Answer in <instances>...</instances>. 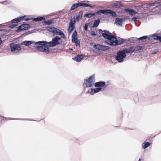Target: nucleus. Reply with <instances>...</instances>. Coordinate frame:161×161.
I'll use <instances>...</instances> for the list:
<instances>
[{
  "mask_svg": "<svg viewBox=\"0 0 161 161\" xmlns=\"http://www.w3.org/2000/svg\"><path fill=\"white\" fill-rule=\"evenodd\" d=\"M61 42L60 37H56L50 42H47L45 41H40L36 43V47L39 51L44 52L45 54H47L49 52V47H54Z\"/></svg>",
  "mask_w": 161,
  "mask_h": 161,
  "instance_id": "f257e3e1",
  "label": "nucleus"
},
{
  "mask_svg": "<svg viewBox=\"0 0 161 161\" xmlns=\"http://www.w3.org/2000/svg\"><path fill=\"white\" fill-rule=\"evenodd\" d=\"M102 36L105 39L108 40L106 41V43L110 45L114 46L117 45H119L123 42V41L122 40H117L111 33L107 31H103Z\"/></svg>",
  "mask_w": 161,
  "mask_h": 161,
  "instance_id": "f03ea898",
  "label": "nucleus"
},
{
  "mask_svg": "<svg viewBox=\"0 0 161 161\" xmlns=\"http://www.w3.org/2000/svg\"><path fill=\"white\" fill-rule=\"evenodd\" d=\"M129 52V51L126 49L117 52L115 56V59L119 62H122L126 56V53Z\"/></svg>",
  "mask_w": 161,
  "mask_h": 161,
  "instance_id": "7ed1b4c3",
  "label": "nucleus"
},
{
  "mask_svg": "<svg viewBox=\"0 0 161 161\" xmlns=\"http://www.w3.org/2000/svg\"><path fill=\"white\" fill-rule=\"evenodd\" d=\"M95 76L93 75L84 80L83 85L86 87H91L94 84Z\"/></svg>",
  "mask_w": 161,
  "mask_h": 161,
  "instance_id": "20e7f679",
  "label": "nucleus"
},
{
  "mask_svg": "<svg viewBox=\"0 0 161 161\" xmlns=\"http://www.w3.org/2000/svg\"><path fill=\"white\" fill-rule=\"evenodd\" d=\"M10 47L11 52L14 53L19 52L21 50V47L19 45L14 43L11 44Z\"/></svg>",
  "mask_w": 161,
  "mask_h": 161,
  "instance_id": "39448f33",
  "label": "nucleus"
},
{
  "mask_svg": "<svg viewBox=\"0 0 161 161\" xmlns=\"http://www.w3.org/2000/svg\"><path fill=\"white\" fill-rule=\"evenodd\" d=\"M47 30L53 32L55 34L59 35H64L63 32L59 29H57L53 27H47Z\"/></svg>",
  "mask_w": 161,
  "mask_h": 161,
  "instance_id": "423d86ee",
  "label": "nucleus"
},
{
  "mask_svg": "<svg viewBox=\"0 0 161 161\" xmlns=\"http://www.w3.org/2000/svg\"><path fill=\"white\" fill-rule=\"evenodd\" d=\"M102 88L101 87L96 88H90L87 91L86 94H89L91 95H93L95 93H97L101 91Z\"/></svg>",
  "mask_w": 161,
  "mask_h": 161,
  "instance_id": "0eeeda50",
  "label": "nucleus"
},
{
  "mask_svg": "<svg viewBox=\"0 0 161 161\" xmlns=\"http://www.w3.org/2000/svg\"><path fill=\"white\" fill-rule=\"evenodd\" d=\"M37 42H35L34 41H25L21 43V45H24L28 47L32 44H34L35 48L37 50L39 51V50L36 47L37 44H36V43Z\"/></svg>",
  "mask_w": 161,
  "mask_h": 161,
  "instance_id": "6e6552de",
  "label": "nucleus"
},
{
  "mask_svg": "<svg viewBox=\"0 0 161 161\" xmlns=\"http://www.w3.org/2000/svg\"><path fill=\"white\" fill-rule=\"evenodd\" d=\"M93 47L95 49L102 51H105L109 49V47L108 46L99 44L94 45Z\"/></svg>",
  "mask_w": 161,
  "mask_h": 161,
  "instance_id": "1a4fd4ad",
  "label": "nucleus"
},
{
  "mask_svg": "<svg viewBox=\"0 0 161 161\" xmlns=\"http://www.w3.org/2000/svg\"><path fill=\"white\" fill-rule=\"evenodd\" d=\"M30 27V25L28 24H23L19 26L16 30L17 32H19L22 31L26 30Z\"/></svg>",
  "mask_w": 161,
  "mask_h": 161,
  "instance_id": "9d476101",
  "label": "nucleus"
},
{
  "mask_svg": "<svg viewBox=\"0 0 161 161\" xmlns=\"http://www.w3.org/2000/svg\"><path fill=\"white\" fill-rule=\"evenodd\" d=\"M75 18L71 19L68 29V31L69 32V33H70L73 30L75 27Z\"/></svg>",
  "mask_w": 161,
  "mask_h": 161,
  "instance_id": "9b49d317",
  "label": "nucleus"
},
{
  "mask_svg": "<svg viewBox=\"0 0 161 161\" xmlns=\"http://www.w3.org/2000/svg\"><path fill=\"white\" fill-rule=\"evenodd\" d=\"M105 85V82L104 81L97 82L95 83L94 86L96 87L99 88Z\"/></svg>",
  "mask_w": 161,
  "mask_h": 161,
  "instance_id": "f8f14e48",
  "label": "nucleus"
},
{
  "mask_svg": "<svg viewBox=\"0 0 161 161\" xmlns=\"http://www.w3.org/2000/svg\"><path fill=\"white\" fill-rule=\"evenodd\" d=\"M47 18V16H43L37 17L36 18H32V20L34 21H41L42 20H44L46 19Z\"/></svg>",
  "mask_w": 161,
  "mask_h": 161,
  "instance_id": "ddd939ff",
  "label": "nucleus"
},
{
  "mask_svg": "<svg viewBox=\"0 0 161 161\" xmlns=\"http://www.w3.org/2000/svg\"><path fill=\"white\" fill-rule=\"evenodd\" d=\"M123 23V19L122 18H117L115 19L114 24L117 25L121 26Z\"/></svg>",
  "mask_w": 161,
  "mask_h": 161,
  "instance_id": "4468645a",
  "label": "nucleus"
},
{
  "mask_svg": "<svg viewBox=\"0 0 161 161\" xmlns=\"http://www.w3.org/2000/svg\"><path fill=\"white\" fill-rule=\"evenodd\" d=\"M111 5L113 7L115 8H120L123 6L122 4L117 2H114L112 3Z\"/></svg>",
  "mask_w": 161,
  "mask_h": 161,
  "instance_id": "2eb2a0df",
  "label": "nucleus"
},
{
  "mask_svg": "<svg viewBox=\"0 0 161 161\" xmlns=\"http://www.w3.org/2000/svg\"><path fill=\"white\" fill-rule=\"evenodd\" d=\"M25 16H21L19 18H16L12 19L11 22L13 23H15L19 22L21 20L24 19V18Z\"/></svg>",
  "mask_w": 161,
  "mask_h": 161,
  "instance_id": "dca6fc26",
  "label": "nucleus"
},
{
  "mask_svg": "<svg viewBox=\"0 0 161 161\" xmlns=\"http://www.w3.org/2000/svg\"><path fill=\"white\" fill-rule=\"evenodd\" d=\"M84 57V56L82 55H78L73 58V59L77 62L80 61Z\"/></svg>",
  "mask_w": 161,
  "mask_h": 161,
  "instance_id": "f3484780",
  "label": "nucleus"
},
{
  "mask_svg": "<svg viewBox=\"0 0 161 161\" xmlns=\"http://www.w3.org/2000/svg\"><path fill=\"white\" fill-rule=\"evenodd\" d=\"M125 10L126 12H128L129 13V14L131 15H133L134 14H137V12L132 9H125Z\"/></svg>",
  "mask_w": 161,
  "mask_h": 161,
  "instance_id": "a211bd4d",
  "label": "nucleus"
},
{
  "mask_svg": "<svg viewBox=\"0 0 161 161\" xmlns=\"http://www.w3.org/2000/svg\"><path fill=\"white\" fill-rule=\"evenodd\" d=\"M101 14H106V10H100L97 11V12L94 13V16H99Z\"/></svg>",
  "mask_w": 161,
  "mask_h": 161,
  "instance_id": "6ab92c4d",
  "label": "nucleus"
},
{
  "mask_svg": "<svg viewBox=\"0 0 161 161\" xmlns=\"http://www.w3.org/2000/svg\"><path fill=\"white\" fill-rule=\"evenodd\" d=\"M72 41L75 43L76 46H79L80 42L77 39V37H72Z\"/></svg>",
  "mask_w": 161,
  "mask_h": 161,
  "instance_id": "aec40b11",
  "label": "nucleus"
},
{
  "mask_svg": "<svg viewBox=\"0 0 161 161\" xmlns=\"http://www.w3.org/2000/svg\"><path fill=\"white\" fill-rule=\"evenodd\" d=\"M106 14H110L114 17H115L116 15L115 12L110 10H106Z\"/></svg>",
  "mask_w": 161,
  "mask_h": 161,
  "instance_id": "412c9836",
  "label": "nucleus"
},
{
  "mask_svg": "<svg viewBox=\"0 0 161 161\" xmlns=\"http://www.w3.org/2000/svg\"><path fill=\"white\" fill-rule=\"evenodd\" d=\"M152 38L154 40H159L161 42V36H159L157 35L153 34L152 36Z\"/></svg>",
  "mask_w": 161,
  "mask_h": 161,
  "instance_id": "4be33fe9",
  "label": "nucleus"
},
{
  "mask_svg": "<svg viewBox=\"0 0 161 161\" xmlns=\"http://www.w3.org/2000/svg\"><path fill=\"white\" fill-rule=\"evenodd\" d=\"M150 145V143L148 142H145L142 144V147L143 149H145Z\"/></svg>",
  "mask_w": 161,
  "mask_h": 161,
  "instance_id": "5701e85b",
  "label": "nucleus"
},
{
  "mask_svg": "<svg viewBox=\"0 0 161 161\" xmlns=\"http://www.w3.org/2000/svg\"><path fill=\"white\" fill-rule=\"evenodd\" d=\"M82 14L83 12H82L80 11L79 12L78 15L76 18V20L77 21H79L81 19L82 17Z\"/></svg>",
  "mask_w": 161,
  "mask_h": 161,
  "instance_id": "b1692460",
  "label": "nucleus"
},
{
  "mask_svg": "<svg viewBox=\"0 0 161 161\" xmlns=\"http://www.w3.org/2000/svg\"><path fill=\"white\" fill-rule=\"evenodd\" d=\"M159 4V3H150L148 4L147 5L149 7H150L152 6H154L155 7H157L158 6Z\"/></svg>",
  "mask_w": 161,
  "mask_h": 161,
  "instance_id": "393cba45",
  "label": "nucleus"
},
{
  "mask_svg": "<svg viewBox=\"0 0 161 161\" xmlns=\"http://www.w3.org/2000/svg\"><path fill=\"white\" fill-rule=\"evenodd\" d=\"M79 7L78 3L75 4L73 5H72L70 8V10H73L76 8H77Z\"/></svg>",
  "mask_w": 161,
  "mask_h": 161,
  "instance_id": "a878e982",
  "label": "nucleus"
},
{
  "mask_svg": "<svg viewBox=\"0 0 161 161\" xmlns=\"http://www.w3.org/2000/svg\"><path fill=\"white\" fill-rule=\"evenodd\" d=\"M94 16V13H90L89 14H87L85 15L84 16L87 17L88 18H91L92 16Z\"/></svg>",
  "mask_w": 161,
  "mask_h": 161,
  "instance_id": "bb28decb",
  "label": "nucleus"
},
{
  "mask_svg": "<svg viewBox=\"0 0 161 161\" xmlns=\"http://www.w3.org/2000/svg\"><path fill=\"white\" fill-rule=\"evenodd\" d=\"M99 22H100L99 20H95V22H94V24L93 25V26L96 27L99 24Z\"/></svg>",
  "mask_w": 161,
  "mask_h": 161,
  "instance_id": "cd10ccee",
  "label": "nucleus"
},
{
  "mask_svg": "<svg viewBox=\"0 0 161 161\" xmlns=\"http://www.w3.org/2000/svg\"><path fill=\"white\" fill-rule=\"evenodd\" d=\"M53 21L52 19H49L44 22V23L47 25H50L53 23Z\"/></svg>",
  "mask_w": 161,
  "mask_h": 161,
  "instance_id": "c85d7f7f",
  "label": "nucleus"
},
{
  "mask_svg": "<svg viewBox=\"0 0 161 161\" xmlns=\"http://www.w3.org/2000/svg\"><path fill=\"white\" fill-rule=\"evenodd\" d=\"M78 4L79 7L82 6L83 7H87V6H88V4H85L81 3H78Z\"/></svg>",
  "mask_w": 161,
  "mask_h": 161,
  "instance_id": "c756f323",
  "label": "nucleus"
},
{
  "mask_svg": "<svg viewBox=\"0 0 161 161\" xmlns=\"http://www.w3.org/2000/svg\"><path fill=\"white\" fill-rule=\"evenodd\" d=\"M89 24L88 23H86L85 24L84 26V28L87 31L88 29V26Z\"/></svg>",
  "mask_w": 161,
  "mask_h": 161,
  "instance_id": "7c9ffc66",
  "label": "nucleus"
},
{
  "mask_svg": "<svg viewBox=\"0 0 161 161\" xmlns=\"http://www.w3.org/2000/svg\"><path fill=\"white\" fill-rule=\"evenodd\" d=\"M32 33V32L29 31H28V32H26L25 33H24V34H23L22 36H26L27 35L29 34H31V33Z\"/></svg>",
  "mask_w": 161,
  "mask_h": 161,
  "instance_id": "2f4dec72",
  "label": "nucleus"
},
{
  "mask_svg": "<svg viewBox=\"0 0 161 161\" xmlns=\"http://www.w3.org/2000/svg\"><path fill=\"white\" fill-rule=\"evenodd\" d=\"M77 35V33L76 31H75L74 32L72 36V37H76Z\"/></svg>",
  "mask_w": 161,
  "mask_h": 161,
  "instance_id": "473e14b6",
  "label": "nucleus"
},
{
  "mask_svg": "<svg viewBox=\"0 0 161 161\" xmlns=\"http://www.w3.org/2000/svg\"><path fill=\"white\" fill-rule=\"evenodd\" d=\"M90 34L91 35L93 36H96V34L95 32L94 31H92L90 32Z\"/></svg>",
  "mask_w": 161,
  "mask_h": 161,
  "instance_id": "72a5a7b5",
  "label": "nucleus"
},
{
  "mask_svg": "<svg viewBox=\"0 0 161 161\" xmlns=\"http://www.w3.org/2000/svg\"><path fill=\"white\" fill-rule=\"evenodd\" d=\"M147 36H144L141 37L140 38V39H146L147 38Z\"/></svg>",
  "mask_w": 161,
  "mask_h": 161,
  "instance_id": "f704fd0d",
  "label": "nucleus"
},
{
  "mask_svg": "<svg viewBox=\"0 0 161 161\" xmlns=\"http://www.w3.org/2000/svg\"><path fill=\"white\" fill-rule=\"evenodd\" d=\"M31 19H32V18H31V19H30V18H25V19H24V20H26V21L29 20H31Z\"/></svg>",
  "mask_w": 161,
  "mask_h": 161,
  "instance_id": "c9c22d12",
  "label": "nucleus"
},
{
  "mask_svg": "<svg viewBox=\"0 0 161 161\" xmlns=\"http://www.w3.org/2000/svg\"><path fill=\"white\" fill-rule=\"evenodd\" d=\"M2 41L0 39V45L2 43Z\"/></svg>",
  "mask_w": 161,
  "mask_h": 161,
  "instance_id": "e433bc0d",
  "label": "nucleus"
},
{
  "mask_svg": "<svg viewBox=\"0 0 161 161\" xmlns=\"http://www.w3.org/2000/svg\"><path fill=\"white\" fill-rule=\"evenodd\" d=\"M88 6H87V7H91V8H92L93 7L91 6L90 5H89V4H88Z\"/></svg>",
  "mask_w": 161,
  "mask_h": 161,
  "instance_id": "4c0bfd02",
  "label": "nucleus"
},
{
  "mask_svg": "<svg viewBox=\"0 0 161 161\" xmlns=\"http://www.w3.org/2000/svg\"><path fill=\"white\" fill-rule=\"evenodd\" d=\"M141 47H139V48L138 49V50H141ZM136 50H137V49H136Z\"/></svg>",
  "mask_w": 161,
  "mask_h": 161,
  "instance_id": "58836bf2",
  "label": "nucleus"
},
{
  "mask_svg": "<svg viewBox=\"0 0 161 161\" xmlns=\"http://www.w3.org/2000/svg\"><path fill=\"white\" fill-rule=\"evenodd\" d=\"M141 158H139V160H138V161H141Z\"/></svg>",
  "mask_w": 161,
  "mask_h": 161,
  "instance_id": "ea45409f",
  "label": "nucleus"
},
{
  "mask_svg": "<svg viewBox=\"0 0 161 161\" xmlns=\"http://www.w3.org/2000/svg\"><path fill=\"white\" fill-rule=\"evenodd\" d=\"M70 50H72V48H70Z\"/></svg>",
  "mask_w": 161,
  "mask_h": 161,
  "instance_id": "a19ab883",
  "label": "nucleus"
},
{
  "mask_svg": "<svg viewBox=\"0 0 161 161\" xmlns=\"http://www.w3.org/2000/svg\"><path fill=\"white\" fill-rule=\"evenodd\" d=\"M92 49H91V51H92Z\"/></svg>",
  "mask_w": 161,
  "mask_h": 161,
  "instance_id": "79ce46f5",
  "label": "nucleus"
}]
</instances>
